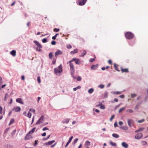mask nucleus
<instances>
[{
    "mask_svg": "<svg viewBox=\"0 0 148 148\" xmlns=\"http://www.w3.org/2000/svg\"><path fill=\"white\" fill-rule=\"evenodd\" d=\"M44 116L43 115H42L39 118L38 121L36 122V124L38 125L40 124V123H42L44 120Z\"/></svg>",
    "mask_w": 148,
    "mask_h": 148,
    "instance_id": "39448f33",
    "label": "nucleus"
},
{
    "mask_svg": "<svg viewBox=\"0 0 148 148\" xmlns=\"http://www.w3.org/2000/svg\"><path fill=\"white\" fill-rule=\"evenodd\" d=\"M127 123L128 125L130 127H131L134 124V121L131 119H128L127 120Z\"/></svg>",
    "mask_w": 148,
    "mask_h": 148,
    "instance_id": "423d86ee",
    "label": "nucleus"
},
{
    "mask_svg": "<svg viewBox=\"0 0 148 148\" xmlns=\"http://www.w3.org/2000/svg\"><path fill=\"white\" fill-rule=\"evenodd\" d=\"M8 97V94L6 93L5 94L4 98V100L5 101L6 100V98Z\"/></svg>",
    "mask_w": 148,
    "mask_h": 148,
    "instance_id": "c03bdc74",
    "label": "nucleus"
},
{
    "mask_svg": "<svg viewBox=\"0 0 148 148\" xmlns=\"http://www.w3.org/2000/svg\"><path fill=\"white\" fill-rule=\"evenodd\" d=\"M73 136H72L70 138H69V140L68 141L66 145L65 146V147H66L68 146V145H69V143L71 141V140H72V139L73 138Z\"/></svg>",
    "mask_w": 148,
    "mask_h": 148,
    "instance_id": "dca6fc26",
    "label": "nucleus"
},
{
    "mask_svg": "<svg viewBox=\"0 0 148 148\" xmlns=\"http://www.w3.org/2000/svg\"><path fill=\"white\" fill-rule=\"evenodd\" d=\"M70 119H65L62 120V122L63 123L67 124L69 123Z\"/></svg>",
    "mask_w": 148,
    "mask_h": 148,
    "instance_id": "f3484780",
    "label": "nucleus"
},
{
    "mask_svg": "<svg viewBox=\"0 0 148 148\" xmlns=\"http://www.w3.org/2000/svg\"><path fill=\"white\" fill-rule=\"evenodd\" d=\"M110 144L111 145L113 146H116V143H113L112 141H110Z\"/></svg>",
    "mask_w": 148,
    "mask_h": 148,
    "instance_id": "7c9ffc66",
    "label": "nucleus"
},
{
    "mask_svg": "<svg viewBox=\"0 0 148 148\" xmlns=\"http://www.w3.org/2000/svg\"><path fill=\"white\" fill-rule=\"evenodd\" d=\"M30 134H29L28 133H27L25 137V140H27L33 138L32 136Z\"/></svg>",
    "mask_w": 148,
    "mask_h": 148,
    "instance_id": "1a4fd4ad",
    "label": "nucleus"
},
{
    "mask_svg": "<svg viewBox=\"0 0 148 148\" xmlns=\"http://www.w3.org/2000/svg\"><path fill=\"white\" fill-rule=\"evenodd\" d=\"M72 61H71V60L69 62H67V64H68L69 63V65L70 68L71 72L73 74V73H75V70L74 67V66L73 64L71 63Z\"/></svg>",
    "mask_w": 148,
    "mask_h": 148,
    "instance_id": "7ed1b4c3",
    "label": "nucleus"
},
{
    "mask_svg": "<svg viewBox=\"0 0 148 148\" xmlns=\"http://www.w3.org/2000/svg\"><path fill=\"white\" fill-rule=\"evenodd\" d=\"M143 136V134L141 133H139L137 134L135 136V138L137 139H140Z\"/></svg>",
    "mask_w": 148,
    "mask_h": 148,
    "instance_id": "6e6552de",
    "label": "nucleus"
},
{
    "mask_svg": "<svg viewBox=\"0 0 148 148\" xmlns=\"http://www.w3.org/2000/svg\"><path fill=\"white\" fill-rule=\"evenodd\" d=\"M81 88V86H78L77 87L74 88H73V90L74 91H75L77 89H80Z\"/></svg>",
    "mask_w": 148,
    "mask_h": 148,
    "instance_id": "c85d7f7f",
    "label": "nucleus"
},
{
    "mask_svg": "<svg viewBox=\"0 0 148 148\" xmlns=\"http://www.w3.org/2000/svg\"><path fill=\"white\" fill-rule=\"evenodd\" d=\"M122 93V92L120 91H116L114 92V94L116 95H119L121 94Z\"/></svg>",
    "mask_w": 148,
    "mask_h": 148,
    "instance_id": "e433bc0d",
    "label": "nucleus"
},
{
    "mask_svg": "<svg viewBox=\"0 0 148 148\" xmlns=\"http://www.w3.org/2000/svg\"><path fill=\"white\" fill-rule=\"evenodd\" d=\"M142 143L143 145H145L147 144V143L145 141H143L142 142Z\"/></svg>",
    "mask_w": 148,
    "mask_h": 148,
    "instance_id": "052dcab7",
    "label": "nucleus"
},
{
    "mask_svg": "<svg viewBox=\"0 0 148 148\" xmlns=\"http://www.w3.org/2000/svg\"><path fill=\"white\" fill-rule=\"evenodd\" d=\"M55 74L57 75L60 76L61 73L62 71V69L61 64H60L58 68H54V69Z\"/></svg>",
    "mask_w": 148,
    "mask_h": 148,
    "instance_id": "f257e3e1",
    "label": "nucleus"
},
{
    "mask_svg": "<svg viewBox=\"0 0 148 148\" xmlns=\"http://www.w3.org/2000/svg\"><path fill=\"white\" fill-rule=\"evenodd\" d=\"M78 52V50L77 49H75L73 51L71 52V54H74L75 53H77Z\"/></svg>",
    "mask_w": 148,
    "mask_h": 148,
    "instance_id": "aec40b11",
    "label": "nucleus"
},
{
    "mask_svg": "<svg viewBox=\"0 0 148 148\" xmlns=\"http://www.w3.org/2000/svg\"><path fill=\"white\" fill-rule=\"evenodd\" d=\"M136 96V95L135 94H131V96L132 98H134Z\"/></svg>",
    "mask_w": 148,
    "mask_h": 148,
    "instance_id": "49530a36",
    "label": "nucleus"
},
{
    "mask_svg": "<svg viewBox=\"0 0 148 148\" xmlns=\"http://www.w3.org/2000/svg\"><path fill=\"white\" fill-rule=\"evenodd\" d=\"M114 126L115 127H117V126H118V124H117V123L116 122H115L114 124Z\"/></svg>",
    "mask_w": 148,
    "mask_h": 148,
    "instance_id": "69168bd1",
    "label": "nucleus"
},
{
    "mask_svg": "<svg viewBox=\"0 0 148 148\" xmlns=\"http://www.w3.org/2000/svg\"><path fill=\"white\" fill-rule=\"evenodd\" d=\"M73 61H74L75 63L79 65L81 64V61L79 59L73 58L71 60V61L73 62Z\"/></svg>",
    "mask_w": 148,
    "mask_h": 148,
    "instance_id": "0eeeda50",
    "label": "nucleus"
},
{
    "mask_svg": "<svg viewBox=\"0 0 148 148\" xmlns=\"http://www.w3.org/2000/svg\"><path fill=\"white\" fill-rule=\"evenodd\" d=\"M97 68L96 65H93L91 66V69L92 70H95Z\"/></svg>",
    "mask_w": 148,
    "mask_h": 148,
    "instance_id": "bb28decb",
    "label": "nucleus"
},
{
    "mask_svg": "<svg viewBox=\"0 0 148 148\" xmlns=\"http://www.w3.org/2000/svg\"><path fill=\"white\" fill-rule=\"evenodd\" d=\"M47 40L46 38H44L42 40V42L43 43H46L47 42Z\"/></svg>",
    "mask_w": 148,
    "mask_h": 148,
    "instance_id": "09e8293b",
    "label": "nucleus"
},
{
    "mask_svg": "<svg viewBox=\"0 0 148 148\" xmlns=\"http://www.w3.org/2000/svg\"><path fill=\"white\" fill-rule=\"evenodd\" d=\"M120 128L124 130H126L128 129V127L126 126H121Z\"/></svg>",
    "mask_w": 148,
    "mask_h": 148,
    "instance_id": "393cba45",
    "label": "nucleus"
},
{
    "mask_svg": "<svg viewBox=\"0 0 148 148\" xmlns=\"http://www.w3.org/2000/svg\"><path fill=\"white\" fill-rule=\"evenodd\" d=\"M74 73H73V74L72 73H71V76H72L73 77L74 79H76V77L74 75Z\"/></svg>",
    "mask_w": 148,
    "mask_h": 148,
    "instance_id": "680f3d73",
    "label": "nucleus"
},
{
    "mask_svg": "<svg viewBox=\"0 0 148 148\" xmlns=\"http://www.w3.org/2000/svg\"><path fill=\"white\" fill-rule=\"evenodd\" d=\"M21 110L19 106H16L13 108L12 110L14 111L15 112H19Z\"/></svg>",
    "mask_w": 148,
    "mask_h": 148,
    "instance_id": "f8f14e48",
    "label": "nucleus"
},
{
    "mask_svg": "<svg viewBox=\"0 0 148 148\" xmlns=\"http://www.w3.org/2000/svg\"><path fill=\"white\" fill-rule=\"evenodd\" d=\"M87 0H81L78 1V3L80 5H83L86 3Z\"/></svg>",
    "mask_w": 148,
    "mask_h": 148,
    "instance_id": "9b49d317",
    "label": "nucleus"
},
{
    "mask_svg": "<svg viewBox=\"0 0 148 148\" xmlns=\"http://www.w3.org/2000/svg\"><path fill=\"white\" fill-rule=\"evenodd\" d=\"M10 123H14V119H12L11 120H10Z\"/></svg>",
    "mask_w": 148,
    "mask_h": 148,
    "instance_id": "774afa93",
    "label": "nucleus"
},
{
    "mask_svg": "<svg viewBox=\"0 0 148 148\" xmlns=\"http://www.w3.org/2000/svg\"><path fill=\"white\" fill-rule=\"evenodd\" d=\"M62 53V52L60 50H58L56 51L55 53V57H57L59 55H61Z\"/></svg>",
    "mask_w": 148,
    "mask_h": 148,
    "instance_id": "ddd939ff",
    "label": "nucleus"
},
{
    "mask_svg": "<svg viewBox=\"0 0 148 148\" xmlns=\"http://www.w3.org/2000/svg\"><path fill=\"white\" fill-rule=\"evenodd\" d=\"M125 107H123V108H121L119 110V112L120 113V112H121L122 111L124 110L125 109Z\"/></svg>",
    "mask_w": 148,
    "mask_h": 148,
    "instance_id": "a19ab883",
    "label": "nucleus"
},
{
    "mask_svg": "<svg viewBox=\"0 0 148 148\" xmlns=\"http://www.w3.org/2000/svg\"><path fill=\"white\" fill-rule=\"evenodd\" d=\"M53 56V53H52V52L50 53L49 54V58L50 59H51L52 58Z\"/></svg>",
    "mask_w": 148,
    "mask_h": 148,
    "instance_id": "c756f323",
    "label": "nucleus"
},
{
    "mask_svg": "<svg viewBox=\"0 0 148 148\" xmlns=\"http://www.w3.org/2000/svg\"><path fill=\"white\" fill-rule=\"evenodd\" d=\"M47 130H49V129L47 127H44L43 129L42 130L43 131H45Z\"/></svg>",
    "mask_w": 148,
    "mask_h": 148,
    "instance_id": "338daca9",
    "label": "nucleus"
},
{
    "mask_svg": "<svg viewBox=\"0 0 148 148\" xmlns=\"http://www.w3.org/2000/svg\"><path fill=\"white\" fill-rule=\"evenodd\" d=\"M50 135H49L46 138H43V140H47V139H48L49 138V137H50Z\"/></svg>",
    "mask_w": 148,
    "mask_h": 148,
    "instance_id": "e2e57ef3",
    "label": "nucleus"
},
{
    "mask_svg": "<svg viewBox=\"0 0 148 148\" xmlns=\"http://www.w3.org/2000/svg\"><path fill=\"white\" fill-rule=\"evenodd\" d=\"M115 117V115H112L110 118V121H112V119L114 118Z\"/></svg>",
    "mask_w": 148,
    "mask_h": 148,
    "instance_id": "864d4df0",
    "label": "nucleus"
},
{
    "mask_svg": "<svg viewBox=\"0 0 148 148\" xmlns=\"http://www.w3.org/2000/svg\"><path fill=\"white\" fill-rule=\"evenodd\" d=\"M38 144L37 143V140H36L34 141V146H36Z\"/></svg>",
    "mask_w": 148,
    "mask_h": 148,
    "instance_id": "13d9d810",
    "label": "nucleus"
},
{
    "mask_svg": "<svg viewBox=\"0 0 148 148\" xmlns=\"http://www.w3.org/2000/svg\"><path fill=\"white\" fill-rule=\"evenodd\" d=\"M85 144L87 146H89L90 145V142L88 141H86L85 142Z\"/></svg>",
    "mask_w": 148,
    "mask_h": 148,
    "instance_id": "58836bf2",
    "label": "nucleus"
},
{
    "mask_svg": "<svg viewBox=\"0 0 148 148\" xmlns=\"http://www.w3.org/2000/svg\"><path fill=\"white\" fill-rule=\"evenodd\" d=\"M112 136L113 137L116 138H118L119 137V136L118 134L115 133L113 134Z\"/></svg>",
    "mask_w": 148,
    "mask_h": 148,
    "instance_id": "cd10ccee",
    "label": "nucleus"
},
{
    "mask_svg": "<svg viewBox=\"0 0 148 148\" xmlns=\"http://www.w3.org/2000/svg\"><path fill=\"white\" fill-rule=\"evenodd\" d=\"M29 110V111L33 112L34 113L35 112V110L34 109L30 108Z\"/></svg>",
    "mask_w": 148,
    "mask_h": 148,
    "instance_id": "bf43d9fd",
    "label": "nucleus"
},
{
    "mask_svg": "<svg viewBox=\"0 0 148 148\" xmlns=\"http://www.w3.org/2000/svg\"><path fill=\"white\" fill-rule=\"evenodd\" d=\"M78 140V138H76L73 142V144L74 145H75L76 144V143L77 142Z\"/></svg>",
    "mask_w": 148,
    "mask_h": 148,
    "instance_id": "72a5a7b5",
    "label": "nucleus"
},
{
    "mask_svg": "<svg viewBox=\"0 0 148 148\" xmlns=\"http://www.w3.org/2000/svg\"><path fill=\"white\" fill-rule=\"evenodd\" d=\"M108 92L107 91H105L104 92V95L103 96V97L104 98H107L108 96Z\"/></svg>",
    "mask_w": 148,
    "mask_h": 148,
    "instance_id": "a878e982",
    "label": "nucleus"
},
{
    "mask_svg": "<svg viewBox=\"0 0 148 148\" xmlns=\"http://www.w3.org/2000/svg\"><path fill=\"white\" fill-rule=\"evenodd\" d=\"M121 145L124 148H128V145L124 142L122 143Z\"/></svg>",
    "mask_w": 148,
    "mask_h": 148,
    "instance_id": "4468645a",
    "label": "nucleus"
},
{
    "mask_svg": "<svg viewBox=\"0 0 148 148\" xmlns=\"http://www.w3.org/2000/svg\"><path fill=\"white\" fill-rule=\"evenodd\" d=\"M36 129V127H34V128H33L32 130H31V131H29V132H28V134H32L34 132Z\"/></svg>",
    "mask_w": 148,
    "mask_h": 148,
    "instance_id": "5701e85b",
    "label": "nucleus"
},
{
    "mask_svg": "<svg viewBox=\"0 0 148 148\" xmlns=\"http://www.w3.org/2000/svg\"><path fill=\"white\" fill-rule=\"evenodd\" d=\"M51 44L53 45H55L56 44V42L54 40H53L51 42Z\"/></svg>",
    "mask_w": 148,
    "mask_h": 148,
    "instance_id": "4d7b16f0",
    "label": "nucleus"
},
{
    "mask_svg": "<svg viewBox=\"0 0 148 148\" xmlns=\"http://www.w3.org/2000/svg\"><path fill=\"white\" fill-rule=\"evenodd\" d=\"M16 101L17 102L21 104H23V102L22 101L21 98H17L16 99Z\"/></svg>",
    "mask_w": 148,
    "mask_h": 148,
    "instance_id": "a211bd4d",
    "label": "nucleus"
},
{
    "mask_svg": "<svg viewBox=\"0 0 148 148\" xmlns=\"http://www.w3.org/2000/svg\"><path fill=\"white\" fill-rule=\"evenodd\" d=\"M120 106V104H118L115 106V108H114V110H116Z\"/></svg>",
    "mask_w": 148,
    "mask_h": 148,
    "instance_id": "3c124183",
    "label": "nucleus"
},
{
    "mask_svg": "<svg viewBox=\"0 0 148 148\" xmlns=\"http://www.w3.org/2000/svg\"><path fill=\"white\" fill-rule=\"evenodd\" d=\"M114 67L116 71H120V70H119L118 69L117 65L115 63L114 64Z\"/></svg>",
    "mask_w": 148,
    "mask_h": 148,
    "instance_id": "b1692460",
    "label": "nucleus"
},
{
    "mask_svg": "<svg viewBox=\"0 0 148 148\" xmlns=\"http://www.w3.org/2000/svg\"><path fill=\"white\" fill-rule=\"evenodd\" d=\"M140 103L138 104L136 106L135 108V109L137 110L139 108L140 106Z\"/></svg>",
    "mask_w": 148,
    "mask_h": 148,
    "instance_id": "79ce46f5",
    "label": "nucleus"
},
{
    "mask_svg": "<svg viewBox=\"0 0 148 148\" xmlns=\"http://www.w3.org/2000/svg\"><path fill=\"white\" fill-rule=\"evenodd\" d=\"M99 87L101 88L102 89L104 87V85L103 84H100L99 85Z\"/></svg>",
    "mask_w": 148,
    "mask_h": 148,
    "instance_id": "37998d69",
    "label": "nucleus"
},
{
    "mask_svg": "<svg viewBox=\"0 0 148 148\" xmlns=\"http://www.w3.org/2000/svg\"><path fill=\"white\" fill-rule=\"evenodd\" d=\"M99 104L96 105V107H98L100 106V108L103 110H104L105 108V106L103 105L102 103L99 102Z\"/></svg>",
    "mask_w": 148,
    "mask_h": 148,
    "instance_id": "9d476101",
    "label": "nucleus"
},
{
    "mask_svg": "<svg viewBox=\"0 0 148 148\" xmlns=\"http://www.w3.org/2000/svg\"><path fill=\"white\" fill-rule=\"evenodd\" d=\"M77 79L78 81H80L82 79V78L80 76H78L77 78Z\"/></svg>",
    "mask_w": 148,
    "mask_h": 148,
    "instance_id": "de8ad7c7",
    "label": "nucleus"
},
{
    "mask_svg": "<svg viewBox=\"0 0 148 148\" xmlns=\"http://www.w3.org/2000/svg\"><path fill=\"white\" fill-rule=\"evenodd\" d=\"M125 36L128 39H131L133 38L134 34L130 32H126L125 34Z\"/></svg>",
    "mask_w": 148,
    "mask_h": 148,
    "instance_id": "20e7f679",
    "label": "nucleus"
},
{
    "mask_svg": "<svg viewBox=\"0 0 148 148\" xmlns=\"http://www.w3.org/2000/svg\"><path fill=\"white\" fill-rule=\"evenodd\" d=\"M55 142V140H52V141H49L48 142L45 143V145H51L54 142Z\"/></svg>",
    "mask_w": 148,
    "mask_h": 148,
    "instance_id": "2eb2a0df",
    "label": "nucleus"
},
{
    "mask_svg": "<svg viewBox=\"0 0 148 148\" xmlns=\"http://www.w3.org/2000/svg\"><path fill=\"white\" fill-rule=\"evenodd\" d=\"M86 52L85 50H83V52L81 54L79 55L80 57H82L84 56L86 54Z\"/></svg>",
    "mask_w": 148,
    "mask_h": 148,
    "instance_id": "4be33fe9",
    "label": "nucleus"
},
{
    "mask_svg": "<svg viewBox=\"0 0 148 148\" xmlns=\"http://www.w3.org/2000/svg\"><path fill=\"white\" fill-rule=\"evenodd\" d=\"M127 112H128L129 113H132L133 112V111L131 109H128L127 110Z\"/></svg>",
    "mask_w": 148,
    "mask_h": 148,
    "instance_id": "8fccbe9b",
    "label": "nucleus"
},
{
    "mask_svg": "<svg viewBox=\"0 0 148 148\" xmlns=\"http://www.w3.org/2000/svg\"><path fill=\"white\" fill-rule=\"evenodd\" d=\"M10 53L14 56H15L16 55V51L15 50H13L10 52Z\"/></svg>",
    "mask_w": 148,
    "mask_h": 148,
    "instance_id": "6ab92c4d",
    "label": "nucleus"
},
{
    "mask_svg": "<svg viewBox=\"0 0 148 148\" xmlns=\"http://www.w3.org/2000/svg\"><path fill=\"white\" fill-rule=\"evenodd\" d=\"M31 115H32L31 113L29 112H28V113L27 114V116L29 118H30L31 116Z\"/></svg>",
    "mask_w": 148,
    "mask_h": 148,
    "instance_id": "4c0bfd02",
    "label": "nucleus"
},
{
    "mask_svg": "<svg viewBox=\"0 0 148 148\" xmlns=\"http://www.w3.org/2000/svg\"><path fill=\"white\" fill-rule=\"evenodd\" d=\"M58 35H59V34L58 33L56 34L54 36L52 37V39L54 40H55L56 38V37Z\"/></svg>",
    "mask_w": 148,
    "mask_h": 148,
    "instance_id": "473e14b6",
    "label": "nucleus"
},
{
    "mask_svg": "<svg viewBox=\"0 0 148 148\" xmlns=\"http://www.w3.org/2000/svg\"><path fill=\"white\" fill-rule=\"evenodd\" d=\"M59 28H54L53 29V31L56 32H58L59 31Z\"/></svg>",
    "mask_w": 148,
    "mask_h": 148,
    "instance_id": "a18cd8bd",
    "label": "nucleus"
},
{
    "mask_svg": "<svg viewBox=\"0 0 148 148\" xmlns=\"http://www.w3.org/2000/svg\"><path fill=\"white\" fill-rule=\"evenodd\" d=\"M66 47L68 49H71V48L72 46L70 45H66Z\"/></svg>",
    "mask_w": 148,
    "mask_h": 148,
    "instance_id": "5fc2aeb1",
    "label": "nucleus"
},
{
    "mask_svg": "<svg viewBox=\"0 0 148 148\" xmlns=\"http://www.w3.org/2000/svg\"><path fill=\"white\" fill-rule=\"evenodd\" d=\"M95 58H90L89 59V61L90 62H94L95 60Z\"/></svg>",
    "mask_w": 148,
    "mask_h": 148,
    "instance_id": "f704fd0d",
    "label": "nucleus"
},
{
    "mask_svg": "<svg viewBox=\"0 0 148 148\" xmlns=\"http://www.w3.org/2000/svg\"><path fill=\"white\" fill-rule=\"evenodd\" d=\"M144 129V127H140L138 130L139 132H140L143 130Z\"/></svg>",
    "mask_w": 148,
    "mask_h": 148,
    "instance_id": "603ef678",
    "label": "nucleus"
},
{
    "mask_svg": "<svg viewBox=\"0 0 148 148\" xmlns=\"http://www.w3.org/2000/svg\"><path fill=\"white\" fill-rule=\"evenodd\" d=\"M145 121V119H142L140 120H138L137 122L138 123H141L144 122Z\"/></svg>",
    "mask_w": 148,
    "mask_h": 148,
    "instance_id": "c9c22d12",
    "label": "nucleus"
},
{
    "mask_svg": "<svg viewBox=\"0 0 148 148\" xmlns=\"http://www.w3.org/2000/svg\"><path fill=\"white\" fill-rule=\"evenodd\" d=\"M121 70L122 72H125V73H127L128 72V69L127 68H125L124 69H123L122 68H121Z\"/></svg>",
    "mask_w": 148,
    "mask_h": 148,
    "instance_id": "412c9836",
    "label": "nucleus"
},
{
    "mask_svg": "<svg viewBox=\"0 0 148 148\" xmlns=\"http://www.w3.org/2000/svg\"><path fill=\"white\" fill-rule=\"evenodd\" d=\"M2 107L1 106H0V114H2Z\"/></svg>",
    "mask_w": 148,
    "mask_h": 148,
    "instance_id": "6e6d98bb",
    "label": "nucleus"
},
{
    "mask_svg": "<svg viewBox=\"0 0 148 148\" xmlns=\"http://www.w3.org/2000/svg\"><path fill=\"white\" fill-rule=\"evenodd\" d=\"M94 91V89L92 88L89 89L88 90V92L90 94L92 93Z\"/></svg>",
    "mask_w": 148,
    "mask_h": 148,
    "instance_id": "2f4dec72",
    "label": "nucleus"
},
{
    "mask_svg": "<svg viewBox=\"0 0 148 148\" xmlns=\"http://www.w3.org/2000/svg\"><path fill=\"white\" fill-rule=\"evenodd\" d=\"M38 82V83H40L41 82L40 78L39 76H38L37 78Z\"/></svg>",
    "mask_w": 148,
    "mask_h": 148,
    "instance_id": "ea45409f",
    "label": "nucleus"
},
{
    "mask_svg": "<svg viewBox=\"0 0 148 148\" xmlns=\"http://www.w3.org/2000/svg\"><path fill=\"white\" fill-rule=\"evenodd\" d=\"M33 42L38 46V47L36 48V51L39 52H41L42 50L41 49L42 48L41 45L37 40H34Z\"/></svg>",
    "mask_w": 148,
    "mask_h": 148,
    "instance_id": "f03ea898",
    "label": "nucleus"
},
{
    "mask_svg": "<svg viewBox=\"0 0 148 148\" xmlns=\"http://www.w3.org/2000/svg\"><path fill=\"white\" fill-rule=\"evenodd\" d=\"M119 97L123 99L124 98L125 96L123 95H122L119 96Z\"/></svg>",
    "mask_w": 148,
    "mask_h": 148,
    "instance_id": "0e129e2a",
    "label": "nucleus"
}]
</instances>
